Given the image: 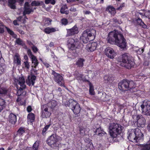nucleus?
<instances>
[{
  "label": "nucleus",
  "instance_id": "1",
  "mask_svg": "<svg viewBox=\"0 0 150 150\" xmlns=\"http://www.w3.org/2000/svg\"><path fill=\"white\" fill-rule=\"evenodd\" d=\"M107 40L108 43L111 44H115L122 48L124 49L126 46V40L120 32H110Z\"/></svg>",
  "mask_w": 150,
  "mask_h": 150
},
{
  "label": "nucleus",
  "instance_id": "2",
  "mask_svg": "<svg viewBox=\"0 0 150 150\" xmlns=\"http://www.w3.org/2000/svg\"><path fill=\"white\" fill-rule=\"evenodd\" d=\"M118 87L120 90L122 91L129 90L131 92H133L136 91L135 88V85L132 81L124 80L119 83Z\"/></svg>",
  "mask_w": 150,
  "mask_h": 150
},
{
  "label": "nucleus",
  "instance_id": "3",
  "mask_svg": "<svg viewBox=\"0 0 150 150\" xmlns=\"http://www.w3.org/2000/svg\"><path fill=\"white\" fill-rule=\"evenodd\" d=\"M96 35V31L93 29H87L83 33L81 39L83 43H86L93 40Z\"/></svg>",
  "mask_w": 150,
  "mask_h": 150
},
{
  "label": "nucleus",
  "instance_id": "4",
  "mask_svg": "<svg viewBox=\"0 0 150 150\" xmlns=\"http://www.w3.org/2000/svg\"><path fill=\"white\" fill-rule=\"evenodd\" d=\"M121 57L122 60L120 62H122L121 64L122 66L129 69L133 67L134 64L133 59L129 54L125 53L122 55Z\"/></svg>",
  "mask_w": 150,
  "mask_h": 150
},
{
  "label": "nucleus",
  "instance_id": "5",
  "mask_svg": "<svg viewBox=\"0 0 150 150\" xmlns=\"http://www.w3.org/2000/svg\"><path fill=\"white\" fill-rule=\"evenodd\" d=\"M110 136L113 138H116L119 137L122 132V126L116 123L110 124L109 127Z\"/></svg>",
  "mask_w": 150,
  "mask_h": 150
},
{
  "label": "nucleus",
  "instance_id": "6",
  "mask_svg": "<svg viewBox=\"0 0 150 150\" xmlns=\"http://www.w3.org/2000/svg\"><path fill=\"white\" fill-rule=\"evenodd\" d=\"M36 68L32 67L30 72V75L28 76L27 79L26 80V82L29 85L31 84L33 85L36 78V76L38 74V69Z\"/></svg>",
  "mask_w": 150,
  "mask_h": 150
},
{
  "label": "nucleus",
  "instance_id": "7",
  "mask_svg": "<svg viewBox=\"0 0 150 150\" xmlns=\"http://www.w3.org/2000/svg\"><path fill=\"white\" fill-rule=\"evenodd\" d=\"M141 107L143 114L146 116H150V101L147 100H144Z\"/></svg>",
  "mask_w": 150,
  "mask_h": 150
},
{
  "label": "nucleus",
  "instance_id": "8",
  "mask_svg": "<svg viewBox=\"0 0 150 150\" xmlns=\"http://www.w3.org/2000/svg\"><path fill=\"white\" fill-rule=\"evenodd\" d=\"M57 136L55 134H53L48 139L47 143L51 147L56 148L59 145L57 143Z\"/></svg>",
  "mask_w": 150,
  "mask_h": 150
},
{
  "label": "nucleus",
  "instance_id": "9",
  "mask_svg": "<svg viewBox=\"0 0 150 150\" xmlns=\"http://www.w3.org/2000/svg\"><path fill=\"white\" fill-rule=\"evenodd\" d=\"M69 107L76 115H77L80 112L81 109L80 106L76 101H73L70 103Z\"/></svg>",
  "mask_w": 150,
  "mask_h": 150
},
{
  "label": "nucleus",
  "instance_id": "10",
  "mask_svg": "<svg viewBox=\"0 0 150 150\" xmlns=\"http://www.w3.org/2000/svg\"><path fill=\"white\" fill-rule=\"evenodd\" d=\"M52 74L54 75V81L60 86L65 87V86L64 85V82L62 77L60 74L56 73L54 71H52Z\"/></svg>",
  "mask_w": 150,
  "mask_h": 150
},
{
  "label": "nucleus",
  "instance_id": "11",
  "mask_svg": "<svg viewBox=\"0 0 150 150\" xmlns=\"http://www.w3.org/2000/svg\"><path fill=\"white\" fill-rule=\"evenodd\" d=\"M27 53L29 57L32 60V67L36 68L39 64L38 61L36 57L32 54L30 49H28L27 51Z\"/></svg>",
  "mask_w": 150,
  "mask_h": 150
},
{
  "label": "nucleus",
  "instance_id": "12",
  "mask_svg": "<svg viewBox=\"0 0 150 150\" xmlns=\"http://www.w3.org/2000/svg\"><path fill=\"white\" fill-rule=\"evenodd\" d=\"M136 117L137 120V125L138 127H143L144 126L146 122V120L141 115H137L136 116L133 115L132 117L134 118Z\"/></svg>",
  "mask_w": 150,
  "mask_h": 150
},
{
  "label": "nucleus",
  "instance_id": "13",
  "mask_svg": "<svg viewBox=\"0 0 150 150\" xmlns=\"http://www.w3.org/2000/svg\"><path fill=\"white\" fill-rule=\"evenodd\" d=\"M25 88H23L22 86H20V88L18 90L17 93V95H18V97L16 100V101L18 102H19V103L21 105L23 104L24 103L22 101L21 98L24 97V96L26 94V92L23 91V89Z\"/></svg>",
  "mask_w": 150,
  "mask_h": 150
},
{
  "label": "nucleus",
  "instance_id": "14",
  "mask_svg": "<svg viewBox=\"0 0 150 150\" xmlns=\"http://www.w3.org/2000/svg\"><path fill=\"white\" fill-rule=\"evenodd\" d=\"M104 52L108 57L112 59H113L116 55V52L113 49L110 47H107L105 49Z\"/></svg>",
  "mask_w": 150,
  "mask_h": 150
},
{
  "label": "nucleus",
  "instance_id": "15",
  "mask_svg": "<svg viewBox=\"0 0 150 150\" xmlns=\"http://www.w3.org/2000/svg\"><path fill=\"white\" fill-rule=\"evenodd\" d=\"M134 129H130L128 130L127 132V138L129 140L132 142H137V139Z\"/></svg>",
  "mask_w": 150,
  "mask_h": 150
},
{
  "label": "nucleus",
  "instance_id": "16",
  "mask_svg": "<svg viewBox=\"0 0 150 150\" xmlns=\"http://www.w3.org/2000/svg\"><path fill=\"white\" fill-rule=\"evenodd\" d=\"M79 42L77 39L74 40L71 38L68 40V45L69 49L74 50L76 46L79 44Z\"/></svg>",
  "mask_w": 150,
  "mask_h": 150
},
{
  "label": "nucleus",
  "instance_id": "17",
  "mask_svg": "<svg viewBox=\"0 0 150 150\" xmlns=\"http://www.w3.org/2000/svg\"><path fill=\"white\" fill-rule=\"evenodd\" d=\"M42 115L43 118H47L50 117L51 113L48 111L47 106L46 105H43L41 107Z\"/></svg>",
  "mask_w": 150,
  "mask_h": 150
},
{
  "label": "nucleus",
  "instance_id": "18",
  "mask_svg": "<svg viewBox=\"0 0 150 150\" xmlns=\"http://www.w3.org/2000/svg\"><path fill=\"white\" fill-rule=\"evenodd\" d=\"M79 32L78 28L75 25L72 28L70 29H67V37L70 36L77 34Z\"/></svg>",
  "mask_w": 150,
  "mask_h": 150
},
{
  "label": "nucleus",
  "instance_id": "19",
  "mask_svg": "<svg viewBox=\"0 0 150 150\" xmlns=\"http://www.w3.org/2000/svg\"><path fill=\"white\" fill-rule=\"evenodd\" d=\"M134 129L137 139V142L141 140H142L144 135L141 130L138 128Z\"/></svg>",
  "mask_w": 150,
  "mask_h": 150
},
{
  "label": "nucleus",
  "instance_id": "20",
  "mask_svg": "<svg viewBox=\"0 0 150 150\" xmlns=\"http://www.w3.org/2000/svg\"><path fill=\"white\" fill-rule=\"evenodd\" d=\"M97 44L95 42H92L88 44L87 45L86 49L88 51L93 52L96 50Z\"/></svg>",
  "mask_w": 150,
  "mask_h": 150
},
{
  "label": "nucleus",
  "instance_id": "21",
  "mask_svg": "<svg viewBox=\"0 0 150 150\" xmlns=\"http://www.w3.org/2000/svg\"><path fill=\"white\" fill-rule=\"evenodd\" d=\"M8 121L11 123L15 124L17 121L16 115L13 113L10 114L9 116Z\"/></svg>",
  "mask_w": 150,
  "mask_h": 150
},
{
  "label": "nucleus",
  "instance_id": "22",
  "mask_svg": "<svg viewBox=\"0 0 150 150\" xmlns=\"http://www.w3.org/2000/svg\"><path fill=\"white\" fill-rule=\"evenodd\" d=\"M17 81L18 82V84L23 88H25L26 85L25 83V80L23 76L20 77L17 80Z\"/></svg>",
  "mask_w": 150,
  "mask_h": 150
},
{
  "label": "nucleus",
  "instance_id": "23",
  "mask_svg": "<svg viewBox=\"0 0 150 150\" xmlns=\"http://www.w3.org/2000/svg\"><path fill=\"white\" fill-rule=\"evenodd\" d=\"M13 62L16 64L17 65L21 64V59L19 54L16 53L14 57Z\"/></svg>",
  "mask_w": 150,
  "mask_h": 150
},
{
  "label": "nucleus",
  "instance_id": "24",
  "mask_svg": "<svg viewBox=\"0 0 150 150\" xmlns=\"http://www.w3.org/2000/svg\"><path fill=\"white\" fill-rule=\"evenodd\" d=\"M62 89L60 87H58L56 88L54 90L52 91V93L54 95L61 96H62Z\"/></svg>",
  "mask_w": 150,
  "mask_h": 150
},
{
  "label": "nucleus",
  "instance_id": "25",
  "mask_svg": "<svg viewBox=\"0 0 150 150\" xmlns=\"http://www.w3.org/2000/svg\"><path fill=\"white\" fill-rule=\"evenodd\" d=\"M106 11L110 13L111 15L114 16L116 13V11L115 8L113 6H109L107 7L106 9Z\"/></svg>",
  "mask_w": 150,
  "mask_h": 150
},
{
  "label": "nucleus",
  "instance_id": "26",
  "mask_svg": "<svg viewBox=\"0 0 150 150\" xmlns=\"http://www.w3.org/2000/svg\"><path fill=\"white\" fill-rule=\"evenodd\" d=\"M74 75L76 79L78 80H83L84 79L83 75L79 74L78 71H75Z\"/></svg>",
  "mask_w": 150,
  "mask_h": 150
},
{
  "label": "nucleus",
  "instance_id": "27",
  "mask_svg": "<svg viewBox=\"0 0 150 150\" xmlns=\"http://www.w3.org/2000/svg\"><path fill=\"white\" fill-rule=\"evenodd\" d=\"M141 150H150V139L146 144L142 145Z\"/></svg>",
  "mask_w": 150,
  "mask_h": 150
},
{
  "label": "nucleus",
  "instance_id": "28",
  "mask_svg": "<svg viewBox=\"0 0 150 150\" xmlns=\"http://www.w3.org/2000/svg\"><path fill=\"white\" fill-rule=\"evenodd\" d=\"M35 119V116L34 114L30 113L28 114L27 116V121L28 122L32 123L34 121Z\"/></svg>",
  "mask_w": 150,
  "mask_h": 150
},
{
  "label": "nucleus",
  "instance_id": "29",
  "mask_svg": "<svg viewBox=\"0 0 150 150\" xmlns=\"http://www.w3.org/2000/svg\"><path fill=\"white\" fill-rule=\"evenodd\" d=\"M15 43L19 45H21L25 49H27V47L25 45L24 42L20 38H17L16 39L15 41Z\"/></svg>",
  "mask_w": 150,
  "mask_h": 150
},
{
  "label": "nucleus",
  "instance_id": "30",
  "mask_svg": "<svg viewBox=\"0 0 150 150\" xmlns=\"http://www.w3.org/2000/svg\"><path fill=\"white\" fill-rule=\"evenodd\" d=\"M60 12L62 14H67L69 13V11L67 10V7L66 5H64L61 8Z\"/></svg>",
  "mask_w": 150,
  "mask_h": 150
},
{
  "label": "nucleus",
  "instance_id": "31",
  "mask_svg": "<svg viewBox=\"0 0 150 150\" xmlns=\"http://www.w3.org/2000/svg\"><path fill=\"white\" fill-rule=\"evenodd\" d=\"M104 79L106 82H111L113 79L114 78L112 75H108L105 76Z\"/></svg>",
  "mask_w": 150,
  "mask_h": 150
},
{
  "label": "nucleus",
  "instance_id": "32",
  "mask_svg": "<svg viewBox=\"0 0 150 150\" xmlns=\"http://www.w3.org/2000/svg\"><path fill=\"white\" fill-rule=\"evenodd\" d=\"M85 61L84 59L79 58L77 60L76 64L78 67H82L83 65V63Z\"/></svg>",
  "mask_w": 150,
  "mask_h": 150
},
{
  "label": "nucleus",
  "instance_id": "33",
  "mask_svg": "<svg viewBox=\"0 0 150 150\" xmlns=\"http://www.w3.org/2000/svg\"><path fill=\"white\" fill-rule=\"evenodd\" d=\"M79 131L80 134L82 137L84 136L87 134L88 132L86 129L84 128L83 127H80Z\"/></svg>",
  "mask_w": 150,
  "mask_h": 150
},
{
  "label": "nucleus",
  "instance_id": "34",
  "mask_svg": "<svg viewBox=\"0 0 150 150\" xmlns=\"http://www.w3.org/2000/svg\"><path fill=\"white\" fill-rule=\"evenodd\" d=\"M31 5L32 6H38L44 5V4L42 1H34L32 2Z\"/></svg>",
  "mask_w": 150,
  "mask_h": 150
},
{
  "label": "nucleus",
  "instance_id": "35",
  "mask_svg": "<svg viewBox=\"0 0 150 150\" xmlns=\"http://www.w3.org/2000/svg\"><path fill=\"white\" fill-rule=\"evenodd\" d=\"M8 6L9 7L12 9L16 8V6L15 4L16 2V0H8Z\"/></svg>",
  "mask_w": 150,
  "mask_h": 150
},
{
  "label": "nucleus",
  "instance_id": "36",
  "mask_svg": "<svg viewBox=\"0 0 150 150\" xmlns=\"http://www.w3.org/2000/svg\"><path fill=\"white\" fill-rule=\"evenodd\" d=\"M33 11L32 8H30L29 6H27L24 8L23 15L25 16L26 14H29L31 12Z\"/></svg>",
  "mask_w": 150,
  "mask_h": 150
},
{
  "label": "nucleus",
  "instance_id": "37",
  "mask_svg": "<svg viewBox=\"0 0 150 150\" xmlns=\"http://www.w3.org/2000/svg\"><path fill=\"white\" fill-rule=\"evenodd\" d=\"M136 21L138 25L141 26L142 28H146V25L142 21V19L139 18H138Z\"/></svg>",
  "mask_w": 150,
  "mask_h": 150
},
{
  "label": "nucleus",
  "instance_id": "38",
  "mask_svg": "<svg viewBox=\"0 0 150 150\" xmlns=\"http://www.w3.org/2000/svg\"><path fill=\"white\" fill-rule=\"evenodd\" d=\"M96 134H98L99 136H102L104 135V132L101 130V128L99 127L97 128L95 132Z\"/></svg>",
  "mask_w": 150,
  "mask_h": 150
},
{
  "label": "nucleus",
  "instance_id": "39",
  "mask_svg": "<svg viewBox=\"0 0 150 150\" xmlns=\"http://www.w3.org/2000/svg\"><path fill=\"white\" fill-rule=\"evenodd\" d=\"M56 31L55 29L54 28H50L49 27H47L44 29V31L47 34L55 32Z\"/></svg>",
  "mask_w": 150,
  "mask_h": 150
},
{
  "label": "nucleus",
  "instance_id": "40",
  "mask_svg": "<svg viewBox=\"0 0 150 150\" xmlns=\"http://www.w3.org/2000/svg\"><path fill=\"white\" fill-rule=\"evenodd\" d=\"M5 100L0 98V112L5 107Z\"/></svg>",
  "mask_w": 150,
  "mask_h": 150
},
{
  "label": "nucleus",
  "instance_id": "41",
  "mask_svg": "<svg viewBox=\"0 0 150 150\" xmlns=\"http://www.w3.org/2000/svg\"><path fill=\"white\" fill-rule=\"evenodd\" d=\"M102 96L101 98L104 101H108L110 100V97L109 96L106 95L105 93H102Z\"/></svg>",
  "mask_w": 150,
  "mask_h": 150
},
{
  "label": "nucleus",
  "instance_id": "42",
  "mask_svg": "<svg viewBox=\"0 0 150 150\" xmlns=\"http://www.w3.org/2000/svg\"><path fill=\"white\" fill-rule=\"evenodd\" d=\"M25 132V128L22 127H20L17 132V135L19 136L21 135Z\"/></svg>",
  "mask_w": 150,
  "mask_h": 150
},
{
  "label": "nucleus",
  "instance_id": "43",
  "mask_svg": "<svg viewBox=\"0 0 150 150\" xmlns=\"http://www.w3.org/2000/svg\"><path fill=\"white\" fill-rule=\"evenodd\" d=\"M57 102L54 100H52L48 103V105L50 106L51 108H53L57 106Z\"/></svg>",
  "mask_w": 150,
  "mask_h": 150
},
{
  "label": "nucleus",
  "instance_id": "44",
  "mask_svg": "<svg viewBox=\"0 0 150 150\" xmlns=\"http://www.w3.org/2000/svg\"><path fill=\"white\" fill-rule=\"evenodd\" d=\"M38 142L37 141L35 142L33 146V150H38Z\"/></svg>",
  "mask_w": 150,
  "mask_h": 150
},
{
  "label": "nucleus",
  "instance_id": "45",
  "mask_svg": "<svg viewBox=\"0 0 150 150\" xmlns=\"http://www.w3.org/2000/svg\"><path fill=\"white\" fill-rule=\"evenodd\" d=\"M51 124H49L48 125H47L45 126V127L43 129L42 132V134L44 135L45 134V132H46V131L49 128L50 126L51 125Z\"/></svg>",
  "mask_w": 150,
  "mask_h": 150
},
{
  "label": "nucleus",
  "instance_id": "46",
  "mask_svg": "<svg viewBox=\"0 0 150 150\" xmlns=\"http://www.w3.org/2000/svg\"><path fill=\"white\" fill-rule=\"evenodd\" d=\"M7 91V89L4 88H0V94H6Z\"/></svg>",
  "mask_w": 150,
  "mask_h": 150
},
{
  "label": "nucleus",
  "instance_id": "47",
  "mask_svg": "<svg viewBox=\"0 0 150 150\" xmlns=\"http://www.w3.org/2000/svg\"><path fill=\"white\" fill-rule=\"evenodd\" d=\"M45 3L46 4H51L54 5L55 3V1L54 0H45Z\"/></svg>",
  "mask_w": 150,
  "mask_h": 150
},
{
  "label": "nucleus",
  "instance_id": "48",
  "mask_svg": "<svg viewBox=\"0 0 150 150\" xmlns=\"http://www.w3.org/2000/svg\"><path fill=\"white\" fill-rule=\"evenodd\" d=\"M51 21L52 20L50 18H47L45 20V24L47 25H49L51 24Z\"/></svg>",
  "mask_w": 150,
  "mask_h": 150
},
{
  "label": "nucleus",
  "instance_id": "49",
  "mask_svg": "<svg viewBox=\"0 0 150 150\" xmlns=\"http://www.w3.org/2000/svg\"><path fill=\"white\" fill-rule=\"evenodd\" d=\"M90 93L91 95H93L94 94V92L93 87L91 86H90L89 89Z\"/></svg>",
  "mask_w": 150,
  "mask_h": 150
},
{
  "label": "nucleus",
  "instance_id": "50",
  "mask_svg": "<svg viewBox=\"0 0 150 150\" xmlns=\"http://www.w3.org/2000/svg\"><path fill=\"white\" fill-rule=\"evenodd\" d=\"M24 63L25 65V67L27 69H29L30 68V65L28 62V61L26 60V61L24 62Z\"/></svg>",
  "mask_w": 150,
  "mask_h": 150
},
{
  "label": "nucleus",
  "instance_id": "51",
  "mask_svg": "<svg viewBox=\"0 0 150 150\" xmlns=\"http://www.w3.org/2000/svg\"><path fill=\"white\" fill-rule=\"evenodd\" d=\"M61 22L63 24L66 25L68 23V21L67 19L65 18H63L61 20Z\"/></svg>",
  "mask_w": 150,
  "mask_h": 150
},
{
  "label": "nucleus",
  "instance_id": "52",
  "mask_svg": "<svg viewBox=\"0 0 150 150\" xmlns=\"http://www.w3.org/2000/svg\"><path fill=\"white\" fill-rule=\"evenodd\" d=\"M144 51V49L143 48H140L136 51L137 53L139 54H141Z\"/></svg>",
  "mask_w": 150,
  "mask_h": 150
},
{
  "label": "nucleus",
  "instance_id": "53",
  "mask_svg": "<svg viewBox=\"0 0 150 150\" xmlns=\"http://www.w3.org/2000/svg\"><path fill=\"white\" fill-rule=\"evenodd\" d=\"M67 2H70L74 1H77L79 3H82L83 1L81 0H67Z\"/></svg>",
  "mask_w": 150,
  "mask_h": 150
},
{
  "label": "nucleus",
  "instance_id": "54",
  "mask_svg": "<svg viewBox=\"0 0 150 150\" xmlns=\"http://www.w3.org/2000/svg\"><path fill=\"white\" fill-rule=\"evenodd\" d=\"M32 48L33 52L35 53H36L38 51V49L34 45H33V46L32 47Z\"/></svg>",
  "mask_w": 150,
  "mask_h": 150
},
{
  "label": "nucleus",
  "instance_id": "55",
  "mask_svg": "<svg viewBox=\"0 0 150 150\" xmlns=\"http://www.w3.org/2000/svg\"><path fill=\"white\" fill-rule=\"evenodd\" d=\"M145 16L146 17L150 18V11L146 12L145 13Z\"/></svg>",
  "mask_w": 150,
  "mask_h": 150
},
{
  "label": "nucleus",
  "instance_id": "56",
  "mask_svg": "<svg viewBox=\"0 0 150 150\" xmlns=\"http://www.w3.org/2000/svg\"><path fill=\"white\" fill-rule=\"evenodd\" d=\"M28 18L27 17L25 16H24V17L23 16V18L22 19L21 21V23H25L26 22V19H27Z\"/></svg>",
  "mask_w": 150,
  "mask_h": 150
},
{
  "label": "nucleus",
  "instance_id": "57",
  "mask_svg": "<svg viewBox=\"0 0 150 150\" xmlns=\"http://www.w3.org/2000/svg\"><path fill=\"white\" fill-rule=\"evenodd\" d=\"M7 30L8 32L11 35H13L14 33L13 31L11 30L10 29L7 28Z\"/></svg>",
  "mask_w": 150,
  "mask_h": 150
},
{
  "label": "nucleus",
  "instance_id": "58",
  "mask_svg": "<svg viewBox=\"0 0 150 150\" xmlns=\"http://www.w3.org/2000/svg\"><path fill=\"white\" fill-rule=\"evenodd\" d=\"M125 6L124 4L123 3L120 6L117 8V10H121L122 9V8L123 7H124Z\"/></svg>",
  "mask_w": 150,
  "mask_h": 150
},
{
  "label": "nucleus",
  "instance_id": "59",
  "mask_svg": "<svg viewBox=\"0 0 150 150\" xmlns=\"http://www.w3.org/2000/svg\"><path fill=\"white\" fill-rule=\"evenodd\" d=\"M70 10L71 11L75 12L76 11V8L74 7H71L70 8Z\"/></svg>",
  "mask_w": 150,
  "mask_h": 150
},
{
  "label": "nucleus",
  "instance_id": "60",
  "mask_svg": "<svg viewBox=\"0 0 150 150\" xmlns=\"http://www.w3.org/2000/svg\"><path fill=\"white\" fill-rule=\"evenodd\" d=\"M32 110V108L30 106H28L27 108V110L28 112H30Z\"/></svg>",
  "mask_w": 150,
  "mask_h": 150
},
{
  "label": "nucleus",
  "instance_id": "61",
  "mask_svg": "<svg viewBox=\"0 0 150 150\" xmlns=\"http://www.w3.org/2000/svg\"><path fill=\"white\" fill-rule=\"evenodd\" d=\"M137 14H139L141 15L142 16L141 17L143 18V17L145 16V13H141L140 12H138L137 13Z\"/></svg>",
  "mask_w": 150,
  "mask_h": 150
},
{
  "label": "nucleus",
  "instance_id": "62",
  "mask_svg": "<svg viewBox=\"0 0 150 150\" xmlns=\"http://www.w3.org/2000/svg\"><path fill=\"white\" fill-rule=\"evenodd\" d=\"M4 71V70L2 67H0V74H2Z\"/></svg>",
  "mask_w": 150,
  "mask_h": 150
},
{
  "label": "nucleus",
  "instance_id": "63",
  "mask_svg": "<svg viewBox=\"0 0 150 150\" xmlns=\"http://www.w3.org/2000/svg\"><path fill=\"white\" fill-rule=\"evenodd\" d=\"M23 16H20L17 18V19L18 21H19L21 22V21H22V19H23Z\"/></svg>",
  "mask_w": 150,
  "mask_h": 150
},
{
  "label": "nucleus",
  "instance_id": "64",
  "mask_svg": "<svg viewBox=\"0 0 150 150\" xmlns=\"http://www.w3.org/2000/svg\"><path fill=\"white\" fill-rule=\"evenodd\" d=\"M4 32V29L0 26V33H2Z\"/></svg>",
  "mask_w": 150,
  "mask_h": 150
}]
</instances>
